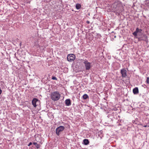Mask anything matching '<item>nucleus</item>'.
<instances>
[{
  "label": "nucleus",
  "mask_w": 149,
  "mask_h": 149,
  "mask_svg": "<svg viewBox=\"0 0 149 149\" xmlns=\"http://www.w3.org/2000/svg\"><path fill=\"white\" fill-rule=\"evenodd\" d=\"M33 144L35 145L36 147L38 148H39V147H40V146H39V145L38 144H37V143L36 142H33Z\"/></svg>",
  "instance_id": "nucleus-15"
},
{
  "label": "nucleus",
  "mask_w": 149,
  "mask_h": 149,
  "mask_svg": "<svg viewBox=\"0 0 149 149\" xmlns=\"http://www.w3.org/2000/svg\"><path fill=\"white\" fill-rule=\"evenodd\" d=\"M145 4L147 6H149V0H146L144 2Z\"/></svg>",
  "instance_id": "nucleus-16"
},
{
  "label": "nucleus",
  "mask_w": 149,
  "mask_h": 149,
  "mask_svg": "<svg viewBox=\"0 0 149 149\" xmlns=\"http://www.w3.org/2000/svg\"><path fill=\"white\" fill-rule=\"evenodd\" d=\"M86 23H87V24H89V23H90V22H89V21H86Z\"/></svg>",
  "instance_id": "nucleus-23"
},
{
  "label": "nucleus",
  "mask_w": 149,
  "mask_h": 149,
  "mask_svg": "<svg viewBox=\"0 0 149 149\" xmlns=\"http://www.w3.org/2000/svg\"><path fill=\"white\" fill-rule=\"evenodd\" d=\"M38 102V100L37 98H34L33 99L32 101V103L33 105V106L34 107H36V103L37 102Z\"/></svg>",
  "instance_id": "nucleus-8"
},
{
  "label": "nucleus",
  "mask_w": 149,
  "mask_h": 149,
  "mask_svg": "<svg viewBox=\"0 0 149 149\" xmlns=\"http://www.w3.org/2000/svg\"><path fill=\"white\" fill-rule=\"evenodd\" d=\"M52 79L53 80H57V78H56V77H54V76H53L52 77Z\"/></svg>",
  "instance_id": "nucleus-17"
},
{
  "label": "nucleus",
  "mask_w": 149,
  "mask_h": 149,
  "mask_svg": "<svg viewBox=\"0 0 149 149\" xmlns=\"http://www.w3.org/2000/svg\"><path fill=\"white\" fill-rule=\"evenodd\" d=\"M65 103L66 105L67 106H69L71 105V100L70 99H67L65 101Z\"/></svg>",
  "instance_id": "nucleus-10"
},
{
  "label": "nucleus",
  "mask_w": 149,
  "mask_h": 149,
  "mask_svg": "<svg viewBox=\"0 0 149 149\" xmlns=\"http://www.w3.org/2000/svg\"><path fill=\"white\" fill-rule=\"evenodd\" d=\"M84 144L85 145H87L89 143L88 140V139H85L83 140Z\"/></svg>",
  "instance_id": "nucleus-12"
},
{
  "label": "nucleus",
  "mask_w": 149,
  "mask_h": 149,
  "mask_svg": "<svg viewBox=\"0 0 149 149\" xmlns=\"http://www.w3.org/2000/svg\"><path fill=\"white\" fill-rule=\"evenodd\" d=\"M61 97V94L58 91H54L51 93V98L54 101L58 100Z\"/></svg>",
  "instance_id": "nucleus-1"
},
{
  "label": "nucleus",
  "mask_w": 149,
  "mask_h": 149,
  "mask_svg": "<svg viewBox=\"0 0 149 149\" xmlns=\"http://www.w3.org/2000/svg\"><path fill=\"white\" fill-rule=\"evenodd\" d=\"M143 126V127H148V123H147V125H144Z\"/></svg>",
  "instance_id": "nucleus-20"
},
{
  "label": "nucleus",
  "mask_w": 149,
  "mask_h": 149,
  "mask_svg": "<svg viewBox=\"0 0 149 149\" xmlns=\"http://www.w3.org/2000/svg\"><path fill=\"white\" fill-rule=\"evenodd\" d=\"M120 73L123 77H125L127 76V71L125 69H121L120 70Z\"/></svg>",
  "instance_id": "nucleus-6"
},
{
  "label": "nucleus",
  "mask_w": 149,
  "mask_h": 149,
  "mask_svg": "<svg viewBox=\"0 0 149 149\" xmlns=\"http://www.w3.org/2000/svg\"><path fill=\"white\" fill-rule=\"evenodd\" d=\"M141 37L142 38V39L143 41H145L146 42H148V37L146 34H143V35H142Z\"/></svg>",
  "instance_id": "nucleus-9"
},
{
  "label": "nucleus",
  "mask_w": 149,
  "mask_h": 149,
  "mask_svg": "<svg viewBox=\"0 0 149 149\" xmlns=\"http://www.w3.org/2000/svg\"><path fill=\"white\" fill-rule=\"evenodd\" d=\"M81 5L79 3H77L76 5V8L77 10L79 9L81 7Z\"/></svg>",
  "instance_id": "nucleus-14"
},
{
  "label": "nucleus",
  "mask_w": 149,
  "mask_h": 149,
  "mask_svg": "<svg viewBox=\"0 0 149 149\" xmlns=\"http://www.w3.org/2000/svg\"><path fill=\"white\" fill-rule=\"evenodd\" d=\"M32 144V142H30L29 143V144L28 145V146H29L31 145Z\"/></svg>",
  "instance_id": "nucleus-21"
},
{
  "label": "nucleus",
  "mask_w": 149,
  "mask_h": 149,
  "mask_svg": "<svg viewBox=\"0 0 149 149\" xmlns=\"http://www.w3.org/2000/svg\"><path fill=\"white\" fill-rule=\"evenodd\" d=\"M2 92V90L1 89V88L0 87V95H1V94Z\"/></svg>",
  "instance_id": "nucleus-22"
},
{
  "label": "nucleus",
  "mask_w": 149,
  "mask_h": 149,
  "mask_svg": "<svg viewBox=\"0 0 149 149\" xmlns=\"http://www.w3.org/2000/svg\"><path fill=\"white\" fill-rule=\"evenodd\" d=\"M138 40L139 41H143L142 39V38H141V37L139 38H138Z\"/></svg>",
  "instance_id": "nucleus-19"
},
{
  "label": "nucleus",
  "mask_w": 149,
  "mask_h": 149,
  "mask_svg": "<svg viewBox=\"0 0 149 149\" xmlns=\"http://www.w3.org/2000/svg\"><path fill=\"white\" fill-rule=\"evenodd\" d=\"M64 129L65 127L62 126H60L57 128L56 130V133L57 136H59L60 132H62Z\"/></svg>",
  "instance_id": "nucleus-3"
},
{
  "label": "nucleus",
  "mask_w": 149,
  "mask_h": 149,
  "mask_svg": "<svg viewBox=\"0 0 149 149\" xmlns=\"http://www.w3.org/2000/svg\"><path fill=\"white\" fill-rule=\"evenodd\" d=\"M147 83L148 84H149V77H148L146 79Z\"/></svg>",
  "instance_id": "nucleus-18"
},
{
  "label": "nucleus",
  "mask_w": 149,
  "mask_h": 149,
  "mask_svg": "<svg viewBox=\"0 0 149 149\" xmlns=\"http://www.w3.org/2000/svg\"><path fill=\"white\" fill-rule=\"evenodd\" d=\"M142 31V30L141 29H139L138 28H137L136 29L135 31L132 34L135 36H137V34L138 33H141Z\"/></svg>",
  "instance_id": "nucleus-7"
},
{
  "label": "nucleus",
  "mask_w": 149,
  "mask_h": 149,
  "mask_svg": "<svg viewBox=\"0 0 149 149\" xmlns=\"http://www.w3.org/2000/svg\"><path fill=\"white\" fill-rule=\"evenodd\" d=\"M68 61L69 62L73 61L75 59V56L73 54H68L67 57Z\"/></svg>",
  "instance_id": "nucleus-5"
},
{
  "label": "nucleus",
  "mask_w": 149,
  "mask_h": 149,
  "mask_svg": "<svg viewBox=\"0 0 149 149\" xmlns=\"http://www.w3.org/2000/svg\"><path fill=\"white\" fill-rule=\"evenodd\" d=\"M133 92L134 94H136L139 93V90L137 87H135L133 89Z\"/></svg>",
  "instance_id": "nucleus-11"
},
{
  "label": "nucleus",
  "mask_w": 149,
  "mask_h": 149,
  "mask_svg": "<svg viewBox=\"0 0 149 149\" xmlns=\"http://www.w3.org/2000/svg\"><path fill=\"white\" fill-rule=\"evenodd\" d=\"M123 10V7L121 5H118L115 7L114 13L117 15H119Z\"/></svg>",
  "instance_id": "nucleus-2"
},
{
  "label": "nucleus",
  "mask_w": 149,
  "mask_h": 149,
  "mask_svg": "<svg viewBox=\"0 0 149 149\" xmlns=\"http://www.w3.org/2000/svg\"><path fill=\"white\" fill-rule=\"evenodd\" d=\"M84 100H86L89 98V96L87 94H84L82 96Z\"/></svg>",
  "instance_id": "nucleus-13"
},
{
  "label": "nucleus",
  "mask_w": 149,
  "mask_h": 149,
  "mask_svg": "<svg viewBox=\"0 0 149 149\" xmlns=\"http://www.w3.org/2000/svg\"><path fill=\"white\" fill-rule=\"evenodd\" d=\"M84 63L85 64L86 69L87 70H90L91 67V63L89 62L87 60H84Z\"/></svg>",
  "instance_id": "nucleus-4"
}]
</instances>
